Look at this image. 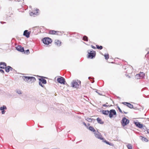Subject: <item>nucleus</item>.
Returning <instances> with one entry per match:
<instances>
[{"label":"nucleus","instance_id":"24","mask_svg":"<svg viewBox=\"0 0 149 149\" xmlns=\"http://www.w3.org/2000/svg\"><path fill=\"white\" fill-rule=\"evenodd\" d=\"M56 31L54 30H50L49 31V33L50 34H56Z\"/></svg>","mask_w":149,"mask_h":149},{"label":"nucleus","instance_id":"27","mask_svg":"<svg viewBox=\"0 0 149 149\" xmlns=\"http://www.w3.org/2000/svg\"><path fill=\"white\" fill-rule=\"evenodd\" d=\"M104 56L106 59L107 60L109 58V55L108 54H105Z\"/></svg>","mask_w":149,"mask_h":149},{"label":"nucleus","instance_id":"6","mask_svg":"<svg viewBox=\"0 0 149 149\" xmlns=\"http://www.w3.org/2000/svg\"><path fill=\"white\" fill-rule=\"evenodd\" d=\"M116 115V112L114 109L111 110L109 111V116L110 118L113 117V115Z\"/></svg>","mask_w":149,"mask_h":149},{"label":"nucleus","instance_id":"37","mask_svg":"<svg viewBox=\"0 0 149 149\" xmlns=\"http://www.w3.org/2000/svg\"><path fill=\"white\" fill-rule=\"evenodd\" d=\"M0 72L3 74L4 73V71L3 70H1V69H0Z\"/></svg>","mask_w":149,"mask_h":149},{"label":"nucleus","instance_id":"41","mask_svg":"<svg viewBox=\"0 0 149 149\" xmlns=\"http://www.w3.org/2000/svg\"><path fill=\"white\" fill-rule=\"evenodd\" d=\"M12 14V13H11V14H10V15H7V17H10V15H11V14Z\"/></svg>","mask_w":149,"mask_h":149},{"label":"nucleus","instance_id":"45","mask_svg":"<svg viewBox=\"0 0 149 149\" xmlns=\"http://www.w3.org/2000/svg\"><path fill=\"white\" fill-rule=\"evenodd\" d=\"M97 91H96V92L97 93H98L100 95V93H98V92H97Z\"/></svg>","mask_w":149,"mask_h":149},{"label":"nucleus","instance_id":"4","mask_svg":"<svg viewBox=\"0 0 149 149\" xmlns=\"http://www.w3.org/2000/svg\"><path fill=\"white\" fill-rule=\"evenodd\" d=\"M42 41L44 44L48 45L51 43L52 40L51 38L48 37H46L43 38L42 40Z\"/></svg>","mask_w":149,"mask_h":149},{"label":"nucleus","instance_id":"15","mask_svg":"<svg viewBox=\"0 0 149 149\" xmlns=\"http://www.w3.org/2000/svg\"><path fill=\"white\" fill-rule=\"evenodd\" d=\"M6 66V63L4 62L0 63V68H5Z\"/></svg>","mask_w":149,"mask_h":149},{"label":"nucleus","instance_id":"9","mask_svg":"<svg viewBox=\"0 0 149 149\" xmlns=\"http://www.w3.org/2000/svg\"><path fill=\"white\" fill-rule=\"evenodd\" d=\"M7 109V108L5 106H3L0 108V110L1 111V113L2 114H4L6 112L5 110Z\"/></svg>","mask_w":149,"mask_h":149},{"label":"nucleus","instance_id":"43","mask_svg":"<svg viewBox=\"0 0 149 149\" xmlns=\"http://www.w3.org/2000/svg\"><path fill=\"white\" fill-rule=\"evenodd\" d=\"M5 23V22H1V24H3V23Z\"/></svg>","mask_w":149,"mask_h":149},{"label":"nucleus","instance_id":"29","mask_svg":"<svg viewBox=\"0 0 149 149\" xmlns=\"http://www.w3.org/2000/svg\"><path fill=\"white\" fill-rule=\"evenodd\" d=\"M16 92L19 94H21L22 93L21 91L19 89H17L16 90Z\"/></svg>","mask_w":149,"mask_h":149},{"label":"nucleus","instance_id":"33","mask_svg":"<svg viewBox=\"0 0 149 149\" xmlns=\"http://www.w3.org/2000/svg\"><path fill=\"white\" fill-rule=\"evenodd\" d=\"M118 110L121 113H123V112H122L121 110L120 109V108L119 107H118Z\"/></svg>","mask_w":149,"mask_h":149},{"label":"nucleus","instance_id":"39","mask_svg":"<svg viewBox=\"0 0 149 149\" xmlns=\"http://www.w3.org/2000/svg\"><path fill=\"white\" fill-rule=\"evenodd\" d=\"M91 47L93 49H96V47L95 46H93V45H91Z\"/></svg>","mask_w":149,"mask_h":149},{"label":"nucleus","instance_id":"34","mask_svg":"<svg viewBox=\"0 0 149 149\" xmlns=\"http://www.w3.org/2000/svg\"><path fill=\"white\" fill-rule=\"evenodd\" d=\"M42 83L41 81H39V85L40 86H41L42 87H43L44 86L42 85Z\"/></svg>","mask_w":149,"mask_h":149},{"label":"nucleus","instance_id":"30","mask_svg":"<svg viewBox=\"0 0 149 149\" xmlns=\"http://www.w3.org/2000/svg\"><path fill=\"white\" fill-rule=\"evenodd\" d=\"M96 47H97V48L98 49H102V47L101 46H99L98 45H96Z\"/></svg>","mask_w":149,"mask_h":149},{"label":"nucleus","instance_id":"46","mask_svg":"<svg viewBox=\"0 0 149 149\" xmlns=\"http://www.w3.org/2000/svg\"><path fill=\"white\" fill-rule=\"evenodd\" d=\"M88 125H90V124H88Z\"/></svg>","mask_w":149,"mask_h":149},{"label":"nucleus","instance_id":"7","mask_svg":"<svg viewBox=\"0 0 149 149\" xmlns=\"http://www.w3.org/2000/svg\"><path fill=\"white\" fill-rule=\"evenodd\" d=\"M57 81L58 83L61 84H65V79L62 77L57 78Z\"/></svg>","mask_w":149,"mask_h":149},{"label":"nucleus","instance_id":"36","mask_svg":"<svg viewBox=\"0 0 149 149\" xmlns=\"http://www.w3.org/2000/svg\"><path fill=\"white\" fill-rule=\"evenodd\" d=\"M8 67L9 68L10 71H12L13 70V69L11 67L9 66H8Z\"/></svg>","mask_w":149,"mask_h":149},{"label":"nucleus","instance_id":"5","mask_svg":"<svg viewBox=\"0 0 149 149\" xmlns=\"http://www.w3.org/2000/svg\"><path fill=\"white\" fill-rule=\"evenodd\" d=\"M94 134H95V136L97 138L100 139L101 140L103 139V138L102 137V136L101 134L98 131H95L94 132Z\"/></svg>","mask_w":149,"mask_h":149},{"label":"nucleus","instance_id":"38","mask_svg":"<svg viewBox=\"0 0 149 149\" xmlns=\"http://www.w3.org/2000/svg\"><path fill=\"white\" fill-rule=\"evenodd\" d=\"M34 81H33L32 80H31V79H30V80H29V83H32Z\"/></svg>","mask_w":149,"mask_h":149},{"label":"nucleus","instance_id":"1","mask_svg":"<svg viewBox=\"0 0 149 149\" xmlns=\"http://www.w3.org/2000/svg\"><path fill=\"white\" fill-rule=\"evenodd\" d=\"M81 82L78 80H75L71 83L72 86L75 88H78L81 86Z\"/></svg>","mask_w":149,"mask_h":149},{"label":"nucleus","instance_id":"19","mask_svg":"<svg viewBox=\"0 0 149 149\" xmlns=\"http://www.w3.org/2000/svg\"><path fill=\"white\" fill-rule=\"evenodd\" d=\"M39 81L44 84H45L47 83L46 80L43 79H40Z\"/></svg>","mask_w":149,"mask_h":149},{"label":"nucleus","instance_id":"16","mask_svg":"<svg viewBox=\"0 0 149 149\" xmlns=\"http://www.w3.org/2000/svg\"><path fill=\"white\" fill-rule=\"evenodd\" d=\"M140 139H141L143 141L147 142L148 141V139L144 137L140 136Z\"/></svg>","mask_w":149,"mask_h":149},{"label":"nucleus","instance_id":"2","mask_svg":"<svg viewBox=\"0 0 149 149\" xmlns=\"http://www.w3.org/2000/svg\"><path fill=\"white\" fill-rule=\"evenodd\" d=\"M22 78L24 81L28 82L29 81L30 79L32 80L33 81H36V78L32 77L23 76L22 77Z\"/></svg>","mask_w":149,"mask_h":149},{"label":"nucleus","instance_id":"11","mask_svg":"<svg viewBox=\"0 0 149 149\" xmlns=\"http://www.w3.org/2000/svg\"><path fill=\"white\" fill-rule=\"evenodd\" d=\"M30 34V32H28V30H26L24 31L23 35L27 38H28L29 37Z\"/></svg>","mask_w":149,"mask_h":149},{"label":"nucleus","instance_id":"22","mask_svg":"<svg viewBox=\"0 0 149 149\" xmlns=\"http://www.w3.org/2000/svg\"><path fill=\"white\" fill-rule=\"evenodd\" d=\"M97 122L100 124H102L104 123V122L102 121L101 119L99 118H97Z\"/></svg>","mask_w":149,"mask_h":149},{"label":"nucleus","instance_id":"32","mask_svg":"<svg viewBox=\"0 0 149 149\" xmlns=\"http://www.w3.org/2000/svg\"><path fill=\"white\" fill-rule=\"evenodd\" d=\"M25 53L27 54H28L29 53V49H27L24 52Z\"/></svg>","mask_w":149,"mask_h":149},{"label":"nucleus","instance_id":"21","mask_svg":"<svg viewBox=\"0 0 149 149\" xmlns=\"http://www.w3.org/2000/svg\"><path fill=\"white\" fill-rule=\"evenodd\" d=\"M61 42L58 40H55V43L56 45H57L58 46H60L61 45Z\"/></svg>","mask_w":149,"mask_h":149},{"label":"nucleus","instance_id":"8","mask_svg":"<svg viewBox=\"0 0 149 149\" xmlns=\"http://www.w3.org/2000/svg\"><path fill=\"white\" fill-rule=\"evenodd\" d=\"M92 52V51H91L90 50L88 51V57L90 58H92L93 57H94L95 56V53L94 52V53L91 52Z\"/></svg>","mask_w":149,"mask_h":149},{"label":"nucleus","instance_id":"44","mask_svg":"<svg viewBox=\"0 0 149 149\" xmlns=\"http://www.w3.org/2000/svg\"><path fill=\"white\" fill-rule=\"evenodd\" d=\"M124 113L125 114H127V112H124Z\"/></svg>","mask_w":149,"mask_h":149},{"label":"nucleus","instance_id":"14","mask_svg":"<svg viewBox=\"0 0 149 149\" xmlns=\"http://www.w3.org/2000/svg\"><path fill=\"white\" fill-rule=\"evenodd\" d=\"M16 49L18 51L22 52L24 51V48L21 46H18L16 47Z\"/></svg>","mask_w":149,"mask_h":149},{"label":"nucleus","instance_id":"35","mask_svg":"<svg viewBox=\"0 0 149 149\" xmlns=\"http://www.w3.org/2000/svg\"><path fill=\"white\" fill-rule=\"evenodd\" d=\"M104 142H105L106 143V144L111 145V144L109 143V142L107 141L106 140H105V141H104Z\"/></svg>","mask_w":149,"mask_h":149},{"label":"nucleus","instance_id":"25","mask_svg":"<svg viewBox=\"0 0 149 149\" xmlns=\"http://www.w3.org/2000/svg\"><path fill=\"white\" fill-rule=\"evenodd\" d=\"M127 146L128 149H132V146L131 144H128L127 145Z\"/></svg>","mask_w":149,"mask_h":149},{"label":"nucleus","instance_id":"40","mask_svg":"<svg viewBox=\"0 0 149 149\" xmlns=\"http://www.w3.org/2000/svg\"><path fill=\"white\" fill-rule=\"evenodd\" d=\"M146 131L147 133L149 134V129L147 130Z\"/></svg>","mask_w":149,"mask_h":149},{"label":"nucleus","instance_id":"20","mask_svg":"<svg viewBox=\"0 0 149 149\" xmlns=\"http://www.w3.org/2000/svg\"><path fill=\"white\" fill-rule=\"evenodd\" d=\"M102 113L104 115H108L109 113V111L108 110H103Z\"/></svg>","mask_w":149,"mask_h":149},{"label":"nucleus","instance_id":"23","mask_svg":"<svg viewBox=\"0 0 149 149\" xmlns=\"http://www.w3.org/2000/svg\"><path fill=\"white\" fill-rule=\"evenodd\" d=\"M89 129L90 130L93 132H94L96 131L95 129L92 126H90L89 128Z\"/></svg>","mask_w":149,"mask_h":149},{"label":"nucleus","instance_id":"12","mask_svg":"<svg viewBox=\"0 0 149 149\" xmlns=\"http://www.w3.org/2000/svg\"><path fill=\"white\" fill-rule=\"evenodd\" d=\"M122 104H123L125 105H126L128 107H129L130 108L132 109L133 108V106L132 104L128 102H123L122 103Z\"/></svg>","mask_w":149,"mask_h":149},{"label":"nucleus","instance_id":"17","mask_svg":"<svg viewBox=\"0 0 149 149\" xmlns=\"http://www.w3.org/2000/svg\"><path fill=\"white\" fill-rule=\"evenodd\" d=\"M38 10H36V11H33L31 12L30 13V15L31 16H32L33 15H36L37 14L38 12L37 11Z\"/></svg>","mask_w":149,"mask_h":149},{"label":"nucleus","instance_id":"3","mask_svg":"<svg viewBox=\"0 0 149 149\" xmlns=\"http://www.w3.org/2000/svg\"><path fill=\"white\" fill-rule=\"evenodd\" d=\"M129 120L127 119L125 117H124L123 118L121 121V123L122 125L124 127L126 125L129 123Z\"/></svg>","mask_w":149,"mask_h":149},{"label":"nucleus","instance_id":"18","mask_svg":"<svg viewBox=\"0 0 149 149\" xmlns=\"http://www.w3.org/2000/svg\"><path fill=\"white\" fill-rule=\"evenodd\" d=\"M86 120L89 122H92L93 121H94L95 120V119H94L91 118H86Z\"/></svg>","mask_w":149,"mask_h":149},{"label":"nucleus","instance_id":"28","mask_svg":"<svg viewBox=\"0 0 149 149\" xmlns=\"http://www.w3.org/2000/svg\"><path fill=\"white\" fill-rule=\"evenodd\" d=\"M83 40L85 41H88V38L86 36H84L83 37Z\"/></svg>","mask_w":149,"mask_h":149},{"label":"nucleus","instance_id":"10","mask_svg":"<svg viewBox=\"0 0 149 149\" xmlns=\"http://www.w3.org/2000/svg\"><path fill=\"white\" fill-rule=\"evenodd\" d=\"M134 123L136 125V126L138 127L141 128H142L143 127V125L142 124H141L139 122H134Z\"/></svg>","mask_w":149,"mask_h":149},{"label":"nucleus","instance_id":"13","mask_svg":"<svg viewBox=\"0 0 149 149\" xmlns=\"http://www.w3.org/2000/svg\"><path fill=\"white\" fill-rule=\"evenodd\" d=\"M144 76V74L143 72H140L138 74H137L136 76H137V79H140L143 78Z\"/></svg>","mask_w":149,"mask_h":149},{"label":"nucleus","instance_id":"42","mask_svg":"<svg viewBox=\"0 0 149 149\" xmlns=\"http://www.w3.org/2000/svg\"><path fill=\"white\" fill-rule=\"evenodd\" d=\"M83 124L86 126V124L84 123V122L83 123Z\"/></svg>","mask_w":149,"mask_h":149},{"label":"nucleus","instance_id":"31","mask_svg":"<svg viewBox=\"0 0 149 149\" xmlns=\"http://www.w3.org/2000/svg\"><path fill=\"white\" fill-rule=\"evenodd\" d=\"M108 104L107 103H106V104H103L102 105V106L103 107H110V105H107V104Z\"/></svg>","mask_w":149,"mask_h":149},{"label":"nucleus","instance_id":"26","mask_svg":"<svg viewBox=\"0 0 149 149\" xmlns=\"http://www.w3.org/2000/svg\"><path fill=\"white\" fill-rule=\"evenodd\" d=\"M5 71L7 72H9L10 71L9 68L8 67V66L5 68Z\"/></svg>","mask_w":149,"mask_h":149}]
</instances>
